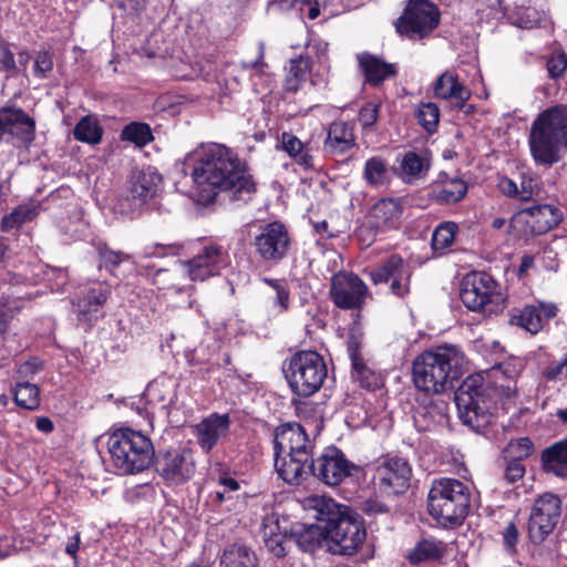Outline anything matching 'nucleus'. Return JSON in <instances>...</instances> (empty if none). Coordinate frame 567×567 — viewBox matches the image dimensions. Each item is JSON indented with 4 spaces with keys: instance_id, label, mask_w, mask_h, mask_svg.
<instances>
[{
    "instance_id": "nucleus-37",
    "label": "nucleus",
    "mask_w": 567,
    "mask_h": 567,
    "mask_svg": "<svg viewBox=\"0 0 567 567\" xmlns=\"http://www.w3.org/2000/svg\"><path fill=\"white\" fill-rule=\"evenodd\" d=\"M445 545L436 539H423L409 553L408 559L412 564H420L425 560H436L444 556Z\"/></svg>"
},
{
    "instance_id": "nucleus-21",
    "label": "nucleus",
    "mask_w": 567,
    "mask_h": 567,
    "mask_svg": "<svg viewBox=\"0 0 567 567\" xmlns=\"http://www.w3.org/2000/svg\"><path fill=\"white\" fill-rule=\"evenodd\" d=\"M275 452L281 454L313 455V444L299 423L278 426L275 433Z\"/></svg>"
},
{
    "instance_id": "nucleus-15",
    "label": "nucleus",
    "mask_w": 567,
    "mask_h": 567,
    "mask_svg": "<svg viewBox=\"0 0 567 567\" xmlns=\"http://www.w3.org/2000/svg\"><path fill=\"white\" fill-rule=\"evenodd\" d=\"M330 295L338 308L355 309L364 302L368 287L355 274L340 271L331 278Z\"/></svg>"
},
{
    "instance_id": "nucleus-61",
    "label": "nucleus",
    "mask_w": 567,
    "mask_h": 567,
    "mask_svg": "<svg viewBox=\"0 0 567 567\" xmlns=\"http://www.w3.org/2000/svg\"><path fill=\"white\" fill-rule=\"evenodd\" d=\"M565 367H566V363L564 361V359L561 361H559L558 363H554L551 364L550 367H548L545 371V377L547 380L549 381H556L558 380L561 375L565 377Z\"/></svg>"
},
{
    "instance_id": "nucleus-16",
    "label": "nucleus",
    "mask_w": 567,
    "mask_h": 567,
    "mask_svg": "<svg viewBox=\"0 0 567 567\" xmlns=\"http://www.w3.org/2000/svg\"><path fill=\"white\" fill-rule=\"evenodd\" d=\"M411 474V467L404 458H385L375 467L373 482L385 494H400L409 487Z\"/></svg>"
},
{
    "instance_id": "nucleus-14",
    "label": "nucleus",
    "mask_w": 567,
    "mask_h": 567,
    "mask_svg": "<svg viewBox=\"0 0 567 567\" xmlns=\"http://www.w3.org/2000/svg\"><path fill=\"white\" fill-rule=\"evenodd\" d=\"M158 475L171 485H181L189 481L196 472L194 452L178 447L159 454L155 462Z\"/></svg>"
},
{
    "instance_id": "nucleus-31",
    "label": "nucleus",
    "mask_w": 567,
    "mask_h": 567,
    "mask_svg": "<svg viewBox=\"0 0 567 567\" xmlns=\"http://www.w3.org/2000/svg\"><path fill=\"white\" fill-rule=\"evenodd\" d=\"M543 467L556 476H567V439L556 442L542 453Z\"/></svg>"
},
{
    "instance_id": "nucleus-45",
    "label": "nucleus",
    "mask_w": 567,
    "mask_h": 567,
    "mask_svg": "<svg viewBox=\"0 0 567 567\" xmlns=\"http://www.w3.org/2000/svg\"><path fill=\"white\" fill-rule=\"evenodd\" d=\"M14 401L23 409H37L40 404L39 388L29 382L18 383L14 390Z\"/></svg>"
},
{
    "instance_id": "nucleus-29",
    "label": "nucleus",
    "mask_w": 567,
    "mask_h": 567,
    "mask_svg": "<svg viewBox=\"0 0 567 567\" xmlns=\"http://www.w3.org/2000/svg\"><path fill=\"white\" fill-rule=\"evenodd\" d=\"M355 144L353 127L346 122H333L328 130L323 150L329 154H343Z\"/></svg>"
},
{
    "instance_id": "nucleus-53",
    "label": "nucleus",
    "mask_w": 567,
    "mask_h": 567,
    "mask_svg": "<svg viewBox=\"0 0 567 567\" xmlns=\"http://www.w3.org/2000/svg\"><path fill=\"white\" fill-rule=\"evenodd\" d=\"M0 71L9 73H18L19 66L14 59V53L7 43L0 44Z\"/></svg>"
},
{
    "instance_id": "nucleus-51",
    "label": "nucleus",
    "mask_w": 567,
    "mask_h": 567,
    "mask_svg": "<svg viewBox=\"0 0 567 567\" xmlns=\"http://www.w3.org/2000/svg\"><path fill=\"white\" fill-rule=\"evenodd\" d=\"M53 70L52 54L48 50L39 51L34 59V75L38 79L48 78L49 73Z\"/></svg>"
},
{
    "instance_id": "nucleus-58",
    "label": "nucleus",
    "mask_w": 567,
    "mask_h": 567,
    "mask_svg": "<svg viewBox=\"0 0 567 567\" xmlns=\"http://www.w3.org/2000/svg\"><path fill=\"white\" fill-rule=\"evenodd\" d=\"M360 508L363 513L370 516L388 512L386 505L374 498H368L362 501L360 504Z\"/></svg>"
},
{
    "instance_id": "nucleus-3",
    "label": "nucleus",
    "mask_w": 567,
    "mask_h": 567,
    "mask_svg": "<svg viewBox=\"0 0 567 567\" xmlns=\"http://www.w3.org/2000/svg\"><path fill=\"white\" fill-rule=\"evenodd\" d=\"M465 358L455 346H441L420 353L412 363V381L424 395H440L455 388L464 373Z\"/></svg>"
},
{
    "instance_id": "nucleus-7",
    "label": "nucleus",
    "mask_w": 567,
    "mask_h": 567,
    "mask_svg": "<svg viewBox=\"0 0 567 567\" xmlns=\"http://www.w3.org/2000/svg\"><path fill=\"white\" fill-rule=\"evenodd\" d=\"M284 373L292 392L308 398L320 390L328 370L316 351H298L287 361Z\"/></svg>"
},
{
    "instance_id": "nucleus-11",
    "label": "nucleus",
    "mask_w": 567,
    "mask_h": 567,
    "mask_svg": "<svg viewBox=\"0 0 567 567\" xmlns=\"http://www.w3.org/2000/svg\"><path fill=\"white\" fill-rule=\"evenodd\" d=\"M309 471L327 485H339L348 477L359 474L360 467L349 461L337 447H328L317 458H311Z\"/></svg>"
},
{
    "instance_id": "nucleus-39",
    "label": "nucleus",
    "mask_w": 567,
    "mask_h": 567,
    "mask_svg": "<svg viewBox=\"0 0 567 567\" xmlns=\"http://www.w3.org/2000/svg\"><path fill=\"white\" fill-rule=\"evenodd\" d=\"M223 567H256L255 554L244 545L234 544L224 550Z\"/></svg>"
},
{
    "instance_id": "nucleus-28",
    "label": "nucleus",
    "mask_w": 567,
    "mask_h": 567,
    "mask_svg": "<svg viewBox=\"0 0 567 567\" xmlns=\"http://www.w3.org/2000/svg\"><path fill=\"white\" fill-rule=\"evenodd\" d=\"M497 187L504 196L517 198L520 202L532 200L540 194V186L537 179L525 174L522 175L519 185L509 177L502 176L498 179Z\"/></svg>"
},
{
    "instance_id": "nucleus-47",
    "label": "nucleus",
    "mask_w": 567,
    "mask_h": 567,
    "mask_svg": "<svg viewBox=\"0 0 567 567\" xmlns=\"http://www.w3.org/2000/svg\"><path fill=\"white\" fill-rule=\"evenodd\" d=\"M416 118L427 132L435 131L440 120V109L435 103H421L416 110Z\"/></svg>"
},
{
    "instance_id": "nucleus-8",
    "label": "nucleus",
    "mask_w": 567,
    "mask_h": 567,
    "mask_svg": "<svg viewBox=\"0 0 567 567\" xmlns=\"http://www.w3.org/2000/svg\"><path fill=\"white\" fill-rule=\"evenodd\" d=\"M460 298L468 310L484 315H497L506 305L499 284L486 272L467 274L462 280Z\"/></svg>"
},
{
    "instance_id": "nucleus-1",
    "label": "nucleus",
    "mask_w": 567,
    "mask_h": 567,
    "mask_svg": "<svg viewBox=\"0 0 567 567\" xmlns=\"http://www.w3.org/2000/svg\"><path fill=\"white\" fill-rule=\"evenodd\" d=\"M193 158L192 177L204 203H212L219 193H226L231 200L247 202L255 193L256 184L246 164L225 145H202Z\"/></svg>"
},
{
    "instance_id": "nucleus-25",
    "label": "nucleus",
    "mask_w": 567,
    "mask_h": 567,
    "mask_svg": "<svg viewBox=\"0 0 567 567\" xmlns=\"http://www.w3.org/2000/svg\"><path fill=\"white\" fill-rule=\"evenodd\" d=\"M313 455L281 454L275 452V467L278 475L289 484H299L309 471Z\"/></svg>"
},
{
    "instance_id": "nucleus-34",
    "label": "nucleus",
    "mask_w": 567,
    "mask_h": 567,
    "mask_svg": "<svg viewBox=\"0 0 567 567\" xmlns=\"http://www.w3.org/2000/svg\"><path fill=\"white\" fill-rule=\"evenodd\" d=\"M281 145L285 152L305 169L313 167V157L306 145L293 134L282 133Z\"/></svg>"
},
{
    "instance_id": "nucleus-32",
    "label": "nucleus",
    "mask_w": 567,
    "mask_h": 567,
    "mask_svg": "<svg viewBox=\"0 0 567 567\" xmlns=\"http://www.w3.org/2000/svg\"><path fill=\"white\" fill-rule=\"evenodd\" d=\"M292 537L301 550L311 553L320 547L322 543L326 544L323 522H318L317 525L303 526L296 530Z\"/></svg>"
},
{
    "instance_id": "nucleus-62",
    "label": "nucleus",
    "mask_w": 567,
    "mask_h": 567,
    "mask_svg": "<svg viewBox=\"0 0 567 567\" xmlns=\"http://www.w3.org/2000/svg\"><path fill=\"white\" fill-rule=\"evenodd\" d=\"M514 447L516 449V452L518 454V457L516 460L527 457L533 452V443L528 437L519 439Z\"/></svg>"
},
{
    "instance_id": "nucleus-52",
    "label": "nucleus",
    "mask_w": 567,
    "mask_h": 567,
    "mask_svg": "<svg viewBox=\"0 0 567 567\" xmlns=\"http://www.w3.org/2000/svg\"><path fill=\"white\" fill-rule=\"evenodd\" d=\"M567 68V55L563 52L555 53L547 60V70L551 79H558L564 75Z\"/></svg>"
},
{
    "instance_id": "nucleus-23",
    "label": "nucleus",
    "mask_w": 567,
    "mask_h": 567,
    "mask_svg": "<svg viewBox=\"0 0 567 567\" xmlns=\"http://www.w3.org/2000/svg\"><path fill=\"white\" fill-rule=\"evenodd\" d=\"M402 206L398 199L382 198L377 202L368 215V224L377 231H386L399 227Z\"/></svg>"
},
{
    "instance_id": "nucleus-4",
    "label": "nucleus",
    "mask_w": 567,
    "mask_h": 567,
    "mask_svg": "<svg viewBox=\"0 0 567 567\" xmlns=\"http://www.w3.org/2000/svg\"><path fill=\"white\" fill-rule=\"evenodd\" d=\"M528 143L537 164L551 167L558 163L567 148V105H556L538 114L532 123Z\"/></svg>"
},
{
    "instance_id": "nucleus-12",
    "label": "nucleus",
    "mask_w": 567,
    "mask_h": 567,
    "mask_svg": "<svg viewBox=\"0 0 567 567\" xmlns=\"http://www.w3.org/2000/svg\"><path fill=\"white\" fill-rule=\"evenodd\" d=\"M561 514V501L551 493L536 498L528 519V537L532 543L540 544L557 526Z\"/></svg>"
},
{
    "instance_id": "nucleus-19",
    "label": "nucleus",
    "mask_w": 567,
    "mask_h": 567,
    "mask_svg": "<svg viewBox=\"0 0 567 567\" xmlns=\"http://www.w3.org/2000/svg\"><path fill=\"white\" fill-rule=\"evenodd\" d=\"M6 134L29 146L35 138V121L20 107L2 106L0 107V140Z\"/></svg>"
},
{
    "instance_id": "nucleus-10",
    "label": "nucleus",
    "mask_w": 567,
    "mask_h": 567,
    "mask_svg": "<svg viewBox=\"0 0 567 567\" xmlns=\"http://www.w3.org/2000/svg\"><path fill=\"white\" fill-rule=\"evenodd\" d=\"M441 13L430 0H408L395 22L396 32L409 40L427 38L440 24Z\"/></svg>"
},
{
    "instance_id": "nucleus-26",
    "label": "nucleus",
    "mask_w": 567,
    "mask_h": 567,
    "mask_svg": "<svg viewBox=\"0 0 567 567\" xmlns=\"http://www.w3.org/2000/svg\"><path fill=\"white\" fill-rule=\"evenodd\" d=\"M359 66L365 76V81L373 86L380 85L383 81L396 74L394 64L386 63L377 55L362 52L357 55Z\"/></svg>"
},
{
    "instance_id": "nucleus-55",
    "label": "nucleus",
    "mask_w": 567,
    "mask_h": 567,
    "mask_svg": "<svg viewBox=\"0 0 567 567\" xmlns=\"http://www.w3.org/2000/svg\"><path fill=\"white\" fill-rule=\"evenodd\" d=\"M379 116V104L367 103L359 112V122L363 128L372 127Z\"/></svg>"
},
{
    "instance_id": "nucleus-44",
    "label": "nucleus",
    "mask_w": 567,
    "mask_h": 567,
    "mask_svg": "<svg viewBox=\"0 0 567 567\" xmlns=\"http://www.w3.org/2000/svg\"><path fill=\"white\" fill-rule=\"evenodd\" d=\"M458 226L454 221L441 223L432 234V248L435 251H445L454 243Z\"/></svg>"
},
{
    "instance_id": "nucleus-43",
    "label": "nucleus",
    "mask_w": 567,
    "mask_h": 567,
    "mask_svg": "<svg viewBox=\"0 0 567 567\" xmlns=\"http://www.w3.org/2000/svg\"><path fill=\"white\" fill-rule=\"evenodd\" d=\"M120 137L122 141H128L137 147H143L153 141L151 127L141 122H132L125 125Z\"/></svg>"
},
{
    "instance_id": "nucleus-30",
    "label": "nucleus",
    "mask_w": 567,
    "mask_h": 567,
    "mask_svg": "<svg viewBox=\"0 0 567 567\" xmlns=\"http://www.w3.org/2000/svg\"><path fill=\"white\" fill-rule=\"evenodd\" d=\"M434 94L439 99L455 101L456 106L462 107L470 99V91L458 82L457 75L452 72H444L434 83Z\"/></svg>"
},
{
    "instance_id": "nucleus-54",
    "label": "nucleus",
    "mask_w": 567,
    "mask_h": 567,
    "mask_svg": "<svg viewBox=\"0 0 567 567\" xmlns=\"http://www.w3.org/2000/svg\"><path fill=\"white\" fill-rule=\"evenodd\" d=\"M519 532L514 523H509L502 532L503 546L509 555L516 553Z\"/></svg>"
},
{
    "instance_id": "nucleus-27",
    "label": "nucleus",
    "mask_w": 567,
    "mask_h": 567,
    "mask_svg": "<svg viewBox=\"0 0 567 567\" xmlns=\"http://www.w3.org/2000/svg\"><path fill=\"white\" fill-rule=\"evenodd\" d=\"M162 176L152 168L132 171L130 175V192L134 199L146 202L153 198L159 189Z\"/></svg>"
},
{
    "instance_id": "nucleus-56",
    "label": "nucleus",
    "mask_w": 567,
    "mask_h": 567,
    "mask_svg": "<svg viewBox=\"0 0 567 567\" xmlns=\"http://www.w3.org/2000/svg\"><path fill=\"white\" fill-rule=\"evenodd\" d=\"M525 474V466L523 465L520 460H513L508 462L505 468V480L508 483H515L518 480L523 478Z\"/></svg>"
},
{
    "instance_id": "nucleus-63",
    "label": "nucleus",
    "mask_w": 567,
    "mask_h": 567,
    "mask_svg": "<svg viewBox=\"0 0 567 567\" xmlns=\"http://www.w3.org/2000/svg\"><path fill=\"white\" fill-rule=\"evenodd\" d=\"M267 547L276 557H282L286 555V546L281 537L270 538L267 542Z\"/></svg>"
},
{
    "instance_id": "nucleus-9",
    "label": "nucleus",
    "mask_w": 567,
    "mask_h": 567,
    "mask_svg": "<svg viewBox=\"0 0 567 567\" xmlns=\"http://www.w3.org/2000/svg\"><path fill=\"white\" fill-rule=\"evenodd\" d=\"M455 404L463 424L480 431L491 422L492 402L481 375H470L455 392Z\"/></svg>"
},
{
    "instance_id": "nucleus-13",
    "label": "nucleus",
    "mask_w": 567,
    "mask_h": 567,
    "mask_svg": "<svg viewBox=\"0 0 567 567\" xmlns=\"http://www.w3.org/2000/svg\"><path fill=\"white\" fill-rule=\"evenodd\" d=\"M291 244V236L280 221H272L261 227L252 240L255 252L268 264H278L286 258Z\"/></svg>"
},
{
    "instance_id": "nucleus-42",
    "label": "nucleus",
    "mask_w": 567,
    "mask_h": 567,
    "mask_svg": "<svg viewBox=\"0 0 567 567\" xmlns=\"http://www.w3.org/2000/svg\"><path fill=\"white\" fill-rule=\"evenodd\" d=\"M467 193V185L461 178L446 181L435 190V198L443 204H456L462 200Z\"/></svg>"
},
{
    "instance_id": "nucleus-20",
    "label": "nucleus",
    "mask_w": 567,
    "mask_h": 567,
    "mask_svg": "<svg viewBox=\"0 0 567 567\" xmlns=\"http://www.w3.org/2000/svg\"><path fill=\"white\" fill-rule=\"evenodd\" d=\"M229 429V414L213 413L193 427V434L199 447L205 453H210L215 446L227 437Z\"/></svg>"
},
{
    "instance_id": "nucleus-50",
    "label": "nucleus",
    "mask_w": 567,
    "mask_h": 567,
    "mask_svg": "<svg viewBox=\"0 0 567 567\" xmlns=\"http://www.w3.org/2000/svg\"><path fill=\"white\" fill-rule=\"evenodd\" d=\"M101 266L109 270H113L118 267L123 261L130 260L131 255L124 254L123 251L112 250L110 248H103L100 250Z\"/></svg>"
},
{
    "instance_id": "nucleus-40",
    "label": "nucleus",
    "mask_w": 567,
    "mask_h": 567,
    "mask_svg": "<svg viewBox=\"0 0 567 567\" xmlns=\"http://www.w3.org/2000/svg\"><path fill=\"white\" fill-rule=\"evenodd\" d=\"M103 128L99 121L92 116L86 115L82 117L75 125L73 135L79 142L87 143L91 145L99 144L102 140Z\"/></svg>"
},
{
    "instance_id": "nucleus-33",
    "label": "nucleus",
    "mask_w": 567,
    "mask_h": 567,
    "mask_svg": "<svg viewBox=\"0 0 567 567\" xmlns=\"http://www.w3.org/2000/svg\"><path fill=\"white\" fill-rule=\"evenodd\" d=\"M349 355L352 362V379L354 382L359 383L360 386L373 390L379 386L380 379L379 377L368 368L362 359L359 357V353L352 343L349 344Z\"/></svg>"
},
{
    "instance_id": "nucleus-24",
    "label": "nucleus",
    "mask_w": 567,
    "mask_h": 567,
    "mask_svg": "<svg viewBox=\"0 0 567 567\" xmlns=\"http://www.w3.org/2000/svg\"><path fill=\"white\" fill-rule=\"evenodd\" d=\"M110 289L105 286L90 288L85 295L73 301V310L79 322H84L90 328L97 319V312L105 305L110 297Z\"/></svg>"
},
{
    "instance_id": "nucleus-22",
    "label": "nucleus",
    "mask_w": 567,
    "mask_h": 567,
    "mask_svg": "<svg viewBox=\"0 0 567 567\" xmlns=\"http://www.w3.org/2000/svg\"><path fill=\"white\" fill-rule=\"evenodd\" d=\"M513 220L525 224L533 235L539 236L556 227L561 220V215L556 207L542 204L518 210Z\"/></svg>"
},
{
    "instance_id": "nucleus-41",
    "label": "nucleus",
    "mask_w": 567,
    "mask_h": 567,
    "mask_svg": "<svg viewBox=\"0 0 567 567\" xmlns=\"http://www.w3.org/2000/svg\"><path fill=\"white\" fill-rule=\"evenodd\" d=\"M430 167L429 161L414 152L403 155L400 164V175L405 182L420 178Z\"/></svg>"
},
{
    "instance_id": "nucleus-48",
    "label": "nucleus",
    "mask_w": 567,
    "mask_h": 567,
    "mask_svg": "<svg viewBox=\"0 0 567 567\" xmlns=\"http://www.w3.org/2000/svg\"><path fill=\"white\" fill-rule=\"evenodd\" d=\"M262 280L276 292L274 305L279 308V312H286L289 309L290 303V293L288 287L278 279L264 278Z\"/></svg>"
},
{
    "instance_id": "nucleus-46",
    "label": "nucleus",
    "mask_w": 567,
    "mask_h": 567,
    "mask_svg": "<svg viewBox=\"0 0 567 567\" xmlns=\"http://www.w3.org/2000/svg\"><path fill=\"white\" fill-rule=\"evenodd\" d=\"M39 214V205L27 203L14 208L11 214L2 218L6 228H14L32 220Z\"/></svg>"
},
{
    "instance_id": "nucleus-2",
    "label": "nucleus",
    "mask_w": 567,
    "mask_h": 567,
    "mask_svg": "<svg viewBox=\"0 0 567 567\" xmlns=\"http://www.w3.org/2000/svg\"><path fill=\"white\" fill-rule=\"evenodd\" d=\"M318 522H323L326 547L332 555L351 556L365 539V528L360 516L350 507L338 504L327 496L309 499Z\"/></svg>"
},
{
    "instance_id": "nucleus-60",
    "label": "nucleus",
    "mask_w": 567,
    "mask_h": 567,
    "mask_svg": "<svg viewBox=\"0 0 567 567\" xmlns=\"http://www.w3.org/2000/svg\"><path fill=\"white\" fill-rule=\"evenodd\" d=\"M539 317L542 318V322L548 321L549 319L556 317L558 312V308L553 302H540L539 305L535 306Z\"/></svg>"
},
{
    "instance_id": "nucleus-64",
    "label": "nucleus",
    "mask_w": 567,
    "mask_h": 567,
    "mask_svg": "<svg viewBox=\"0 0 567 567\" xmlns=\"http://www.w3.org/2000/svg\"><path fill=\"white\" fill-rule=\"evenodd\" d=\"M40 370V362L37 359L29 360L20 365L19 373L22 377L34 374Z\"/></svg>"
},
{
    "instance_id": "nucleus-38",
    "label": "nucleus",
    "mask_w": 567,
    "mask_h": 567,
    "mask_svg": "<svg viewBox=\"0 0 567 567\" xmlns=\"http://www.w3.org/2000/svg\"><path fill=\"white\" fill-rule=\"evenodd\" d=\"M310 70L309 60L302 56L291 59L286 68L285 87L289 92H297L302 82L307 80Z\"/></svg>"
},
{
    "instance_id": "nucleus-5",
    "label": "nucleus",
    "mask_w": 567,
    "mask_h": 567,
    "mask_svg": "<svg viewBox=\"0 0 567 567\" xmlns=\"http://www.w3.org/2000/svg\"><path fill=\"white\" fill-rule=\"evenodd\" d=\"M471 505L470 487L456 480L442 477L433 481L427 496L429 513L443 526L461 525Z\"/></svg>"
},
{
    "instance_id": "nucleus-59",
    "label": "nucleus",
    "mask_w": 567,
    "mask_h": 567,
    "mask_svg": "<svg viewBox=\"0 0 567 567\" xmlns=\"http://www.w3.org/2000/svg\"><path fill=\"white\" fill-rule=\"evenodd\" d=\"M117 6L126 14H137L145 8V0H117Z\"/></svg>"
},
{
    "instance_id": "nucleus-49",
    "label": "nucleus",
    "mask_w": 567,
    "mask_h": 567,
    "mask_svg": "<svg viewBox=\"0 0 567 567\" xmlns=\"http://www.w3.org/2000/svg\"><path fill=\"white\" fill-rule=\"evenodd\" d=\"M518 323L530 333H537L543 328L542 318L535 306L524 308L518 317Z\"/></svg>"
},
{
    "instance_id": "nucleus-57",
    "label": "nucleus",
    "mask_w": 567,
    "mask_h": 567,
    "mask_svg": "<svg viewBox=\"0 0 567 567\" xmlns=\"http://www.w3.org/2000/svg\"><path fill=\"white\" fill-rule=\"evenodd\" d=\"M14 317V308L8 299L2 298L0 301V333L7 331L8 323Z\"/></svg>"
},
{
    "instance_id": "nucleus-18",
    "label": "nucleus",
    "mask_w": 567,
    "mask_h": 567,
    "mask_svg": "<svg viewBox=\"0 0 567 567\" xmlns=\"http://www.w3.org/2000/svg\"><path fill=\"white\" fill-rule=\"evenodd\" d=\"M225 266L226 255L223 249L218 246H208L193 259L183 262L179 272L188 276L192 281H203L218 275Z\"/></svg>"
},
{
    "instance_id": "nucleus-6",
    "label": "nucleus",
    "mask_w": 567,
    "mask_h": 567,
    "mask_svg": "<svg viewBox=\"0 0 567 567\" xmlns=\"http://www.w3.org/2000/svg\"><path fill=\"white\" fill-rule=\"evenodd\" d=\"M107 445L113 465L123 474L140 473L154 460L151 440L138 431L118 429L111 434Z\"/></svg>"
},
{
    "instance_id": "nucleus-17",
    "label": "nucleus",
    "mask_w": 567,
    "mask_h": 567,
    "mask_svg": "<svg viewBox=\"0 0 567 567\" xmlns=\"http://www.w3.org/2000/svg\"><path fill=\"white\" fill-rule=\"evenodd\" d=\"M374 285L391 281L390 289L395 296L403 297L409 292L412 270L410 265L400 256L392 255L378 268L369 272Z\"/></svg>"
},
{
    "instance_id": "nucleus-35",
    "label": "nucleus",
    "mask_w": 567,
    "mask_h": 567,
    "mask_svg": "<svg viewBox=\"0 0 567 567\" xmlns=\"http://www.w3.org/2000/svg\"><path fill=\"white\" fill-rule=\"evenodd\" d=\"M219 489L214 493V501L219 505L226 504L227 511L236 509L238 504L243 503L240 494V485L233 477L224 476L218 481Z\"/></svg>"
},
{
    "instance_id": "nucleus-36",
    "label": "nucleus",
    "mask_w": 567,
    "mask_h": 567,
    "mask_svg": "<svg viewBox=\"0 0 567 567\" xmlns=\"http://www.w3.org/2000/svg\"><path fill=\"white\" fill-rule=\"evenodd\" d=\"M362 176L370 186L388 184L391 177L388 162L380 156L370 157L364 164Z\"/></svg>"
}]
</instances>
